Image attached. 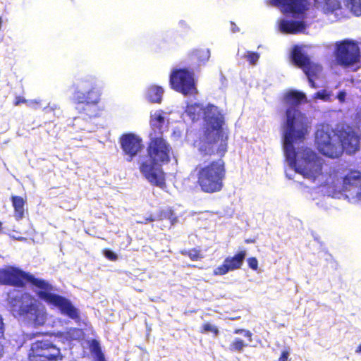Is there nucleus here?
I'll return each mask as SVG.
<instances>
[{
	"instance_id": "nucleus-34",
	"label": "nucleus",
	"mask_w": 361,
	"mask_h": 361,
	"mask_svg": "<svg viewBox=\"0 0 361 361\" xmlns=\"http://www.w3.org/2000/svg\"><path fill=\"white\" fill-rule=\"evenodd\" d=\"M103 255L109 260L116 261L118 259V255L109 249L103 250Z\"/></svg>"
},
{
	"instance_id": "nucleus-21",
	"label": "nucleus",
	"mask_w": 361,
	"mask_h": 361,
	"mask_svg": "<svg viewBox=\"0 0 361 361\" xmlns=\"http://www.w3.org/2000/svg\"><path fill=\"white\" fill-rule=\"evenodd\" d=\"M164 220H169L171 225H174L177 222L178 217L171 207L161 209L159 211L155 218L151 219L152 221Z\"/></svg>"
},
{
	"instance_id": "nucleus-11",
	"label": "nucleus",
	"mask_w": 361,
	"mask_h": 361,
	"mask_svg": "<svg viewBox=\"0 0 361 361\" xmlns=\"http://www.w3.org/2000/svg\"><path fill=\"white\" fill-rule=\"evenodd\" d=\"M271 5L279 8L284 14L295 18H304L310 9L309 0H269Z\"/></svg>"
},
{
	"instance_id": "nucleus-17",
	"label": "nucleus",
	"mask_w": 361,
	"mask_h": 361,
	"mask_svg": "<svg viewBox=\"0 0 361 361\" xmlns=\"http://www.w3.org/2000/svg\"><path fill=\"white\" fill-rule=\"evenodd\" d=\"M314 5L320 7L325 14L333 13L341 8L340 0H314Z\"/></svg>"
},
{
	"instance_id": "nucleus-7",
	"label": "nucleus",
	"mask_w": 361,
	"mask_h": 361,
	"mask_svg": "<svg viewBox=\"0 0 361 361\" xmlns=\"http://www.w3.org/2000/svg\"><path fill=\"white\" fill-rule=\"evenodd\" d=\"M63 358L60 348L47 338L31 343L27 352L28 361H62Z\"/></svg>"
},
{
	"instance_id": "nucleus-27",
	"label": "nucleus",
	"mask_w": 361,
	"mask_h": 361,
	"mask_svg": "<svg viewBox=\"0 0 361 361\" xmlns=\"http://www.w3.org/2000/svg\"><path fill=\"white\" fill-rule=\"evenodd\" d=\"M200 332L201 334H207L211 332L214 336H216L219 334V330L217 326L211 324L209 322L204 323L200 327Z\"/></svg>"
},
{
	"instance_id": "nucleus-40",
	"label": "nucleus",
	"mask_w": 361,
	"mask_h": 361,
	"mask_svg": "<svg viewBox=\"0 0 361 361\" xmlns=\"http://www.w3.org/2000/svg\"><path fill=\"white\" fill-rule=\"evenodd\" d=\"M97 361H106L104 356L97 358Z\"/></svg>"
},
{
	"instance_id": "nucleus-5",
	"label": "nucleus",
	"mask_w": 361,
	"mask_h": 361,
	"mask_svg": "<svg viewBox=\"0 0 361 361\" xmlns=\"http://www.w3.org/2000/svg\"><path fill=\"white\" fill-rule=\"evenodd\" d=\"M315 144L320 153L334 159L341 157L344 151L353 154L359 149V137L351 130L341 129L337 132L318 129L315 133Z\"/></svg>"
},
{
	"instance_id": "nucleus-23",
	"label": "nucleus",
	"mask_w": 361,
	"mask_h": 361,
	"mask_svg": "<svg viewBox=\"0 0 361 361\" xmlns=\"http://www.w3.org/2000/svg\"><path fill=\"white\" fill-rule=\"evenodd\" d=\"M292 60L293 63L301 69L311 61L307 56L303 54L298 48H295L292 51Z\"/></svg>"
},
{
	"instance_id": "nucleus-37",
	"label": "nucleus",
	"mask_w": 361,
	"mask_h": 361,
	"mask_svg": "<svg viewBox=\"0 0 361 361\" xmlns=\"http://www.w3.org/2000/svg\"><path fill=\"white\" fill-rule=\"evenodd\" d=\"M288 357H289V351L283 350V351H282L281 356L279 358L278 361H288Z\"/></svg>"
},
{
	"instance_id": "nucleus-14",
	"label": "nucleus",
	"mask_w": 361,
	"mask_h": 361,
	"mask_svg": "<svg viewBox=\"0 0 361 361\" xmlns=\"http://www.w3.org/2000/svg\"><path fill=\"white\" fill-rule=\"evenodd\" d=\"M280 30L286 34H297L302 32L306 28V24L303 20H293L283 19L281 20Z\"/></svg>"
},
{
	"instance_id": "nucleus-1",
	"label": "nucleus",
	"mask_w": 361,
	"mask_h": 361,
	"mask_svg": "<svg viewBox=\"0 0 361 361\" xmlns=\"http://www.w3.org/2000/svg\"><path fill=\"white\" fill-rule=\"evenodd\" d=\"M286 104H290L286 111L283 123V149L289 165L305 178L312 182L319 179L321 185L333 193L343 195L348 202L355 204L361 202V172L331 169L323 164L317 154L309 147H302L295 150L293 142H302L309 133L310 126L305 117L298 109V105L306 101L305 94L299 91L290 90L284 95Z\"/></svg>"
},
{
	"instance_id": "nucleus-12",
	"label": "nucleus",
	"mask_w": 361,
	"mask_h": 361,
	"mask_svg": "<svg viewBox=\"0 0 361 361\" xmlns=\"http://www.w3.org/2000/svg\"><path fill=\"white\" fill-rule=\"evenodd\" d=\"M246 257V251L241 250L233 256H228L225 258L223 263L215 268L213 271L214 276H223L231 271L241 268Z\"/></svg>"
},
{
	"instance_id": "nucleus-9",
	"label": "nucleus",
	"mask_w": 361,
	"mask_h": 361,
	"mask_svg": "<svg viewBox=\"0 0 361 361\" xmlns=\"http://www.w3.org/2000/svg\"><path fill=\"white\" fill-rule=\"evenodd\" d=\"M334 56L338 65L349 67L359 61L360 49L356 42L345 39L336 43Z\"/></svg>"
},
{
	"instance_id": "nucleus-35",
	"label": "nucleus",
	"mask_w": 361,
	"mask_h": 361,
	"mask_svg": "<svg viewBox=\"0 0 361 361\" xmlns=\"http://www.w3.org/2000/svg\"><path fill=\"white\" fill-rule=\"evenodd\" d=\"M233 333L235 334H243L245 337L248 338V341L251 342L252 341V334L250 331L243 329H236L234 330Z\"/></svg>"
},
{
	"instance_id": "nucleus-33",
	"label": "nucleus",
	"mask_w": 361,
	"mask_h": 361,
	"mask_svg": "<svg viewBox=\"0 0 361 361\" xmlns=\"http://www.w3.org/2000/svg\"><path fill=\"white\" fill-rule=\"evenodd\" d=\"M247 263L251 269L254 271L258 270V260L255 257H250L247 259Z\"/></svg>"
},
{
	"instance_id": "nucleus-16",
	"label": "nucleus",
	"mask_w": 361,
	"mask_h": 361,
	"mask_svg": "<svg viewBox=\"0 0 361 361\" xmlns=\"http://www.w3.org/2000/svg\"><path fill=\"white\" fill-rule=\"evenodd\" d=\"M165 118L161 114V111H157L154 114H151L149 124L152 131L149 137L154 135H162L163 127L164 126Z\"/></svg>"
},
{
	"instance_id": "nucleus-4",
	"label": "nucleus",
	"mask_w": 361,
	"mask_h": 361,
	"mask_svg": "<svg viewBox=\"0 0 361 361\" xmlns=\"http://www.w3.org/2000/svg\"><path fill=\"white\" fill-rule=\"evenodd\" d=\"M147 159L139 163V170L143 176L153 185L166 188L165 173L161 169L171 160L172 147L163 135L149 137L147 148Z\"/></svg>"
},
{
	"instance_id": "nucleus-3",
	"label": "nucleus",
	"mask_w": 361,
	"mask_h": 361,
	"mask_svg": "<svg viewBox=\"0 0 361 361\" xmlns=\"http://www.w3.org/2000/svg\"><path fill=\"white\" fill-rule=\"evenodd\" d=\"M27 283L39 288L37 292V297L47 305L58 308L62 314L74 320L80 319L78 310L68 298L51 293L54 288L48 281L35 278L32 274L14 266L0 269L1 285L23 288Z\"/></svg>"
},
{
	"instance_id": "nucleus-2",
	"label": "nucleus",
	"mask_w": 361,
	"mask_h": 361,
	"mask_svg": "<svg viewBox=\"0 0 361 361\" xmlns=\"http://www.w3.org/2000/svg\"><path fill=\"white\" fill-rule=\"evenodd\" d=\"M216 109L209 104L205 112V119L210 126L204 131L200 140L199 152L202 156L217 155V159L205 161L195 168L196 184L204 193L213 194L221 191L226 177V163L223 159L228 149V135L222 128L224 118L221 116H209L208 111Z\"/></svg>"
},
{
	"instance_id": "nucleus-29",
	"label": "nucleus",
	"mask_w": 361,
	"mask_h": 361,
	"mask_svg": "<svg viewBox=\"0 0 361 361\" xmlns=\"http://www.w3.org/2000/svg\"><path fill=\"white\" fill-rule=\"evenodd\" d=\"M4 323L2 317L0 315V359L3 357L4 353Z\"/></svg>"
},
{
	"instance_id": "nucleus-42",
	"label": "nucleus",
	"mask_w": 361,
	"mask_h": 361,
	"mask_svg": "<svg viewBox=\"0 0 361 361\" xmlns=\"http://www.w3.org/2000/svg\"><path fill=\"white\" fill-rule=\"evenodd\" d=\"M153 218H155V216H150L147 220L149 221H152L151 219H153Z\"/></svg>"
},
{
	"instance_id": "nucleus-28",
	"label": "nucleus",
	"mask_w": 361,
	"mask_h": 361,
	"mask_svg": "<svg viewBox=\"0 0 361 361\" xmlns=\"http://www.w3.org/2000/svg\"><path fill=\"white\" fill-rule=\"evenodd\" d=\"M348 6L355 16H361V0H349Z\"/></svg>"
},
{
	"instance_id": "nucleus-18",
	"label": "nucleus",
	"mask_w": 361,
	"mask_h": 361,
	"mask_svg": "<svg viewBox=\"0 0 361 361\" xmlns=\"http://www.w3.org/2000/svg\"><path fill=\"white\" fill-rule=\"evenodd\" d=\"M11 201L13 207V216L17 221H20L25 216V205L26 198L18 195H11Z\"/></svg>"
},
{
	"instance_id": "nucleus-25",
	"label": "nucleus",
	"mask_w": 361,
	"mask_h": 361,
	"mask_svg": "<svg viewBox=\"0 0 361 361\" xmlns=\"http://www.w3.org/2000/svg\"><path fill=\"white\" fill-rule=\"evenodd\" d=\"M184 256H188L191 260L197 261L203 258V255L200 249L192 248L180 251Z\"/></svg>"
},
{
	"instance_id": "nucleus-31",
	"label": "nucleus",
	"mask_w": 361,
	"mask_h": 361,
	"mask_svg": "<svg viewBox=\"0 0 361 361\" xmlns=\"http://www.w3.org/2000/svg\"><path fill=\"white\" fill-rule=\"evenodd\" d=\"M245 58L251 65H255L259 59V54L257 52L247 51Z\"/></svg>"
},
{
	"instance_id": "nucleus-10",
	"label": "nucleus",
	"mask_w": 361,
	"mask_h": 361,
	"mask_svg": "<svg viewBox=\"0 0 361 361\" xmlns=\"http://www.w3.org/2000/svg\"><path fill=\"white\" fill-rule=\"evenodd\" d=\"M122 154L128 162H131L143 149V140L133 133L122 134L119 137Z\"/></svg>"
},
{
	"instance_id": "nucleus-32",
	"label": "nucleus",
	"mask_w": 361,
	"mask_h": 361,
	"mask_svg": "<svg viewBox=\"0 0 361 361\" xmlns=\"http://www.w3.org/2000/svg\"><path fill=\"white\" fill-rule=\"evenodd\" d=\"M197 109H201L200 105L197 104H195L188 106L187 108L186 112L191 117L192 121L196 119L195 111Z\"/></svg>"
},
{
	"instance_id": "nucleus-19",
	"label": "nucleus",
	"mask_w": 361,
	"mask_h": 361,
	"mask_svg": "<svg viewBox=\"0 0 361 361\" xmlns=\"http://www.w3.org/2000/svg\"><path fill=\"white\" fill-rule=\"evenodd\" d=\"M209 57L210 51L207 48L195 49L189 54L190 59L195 61L197 66L204 65L209 61Z\"/></svg>"
},
{
	"instance_id": "nucleus-30",
	"label": "nucleus",
	"mask_w": 361,
	"mask_h": 361,
	"mask_svg": "<svg viewBox=\"0 0 361 361\" xmlns=\"http://www.w3.org/2000/svg\"><path fill=\"white\" fill-rule=\"evenodd\" d=\"M314 98L322 99L323 101H329L331 99V93L324 89L317 92L314 95Z\"/></svg>"
},
{
	"instance_id": "nucleus-20",
	"label": "nucleus",
	"mask_w": 361,
	"mask_h": 361,
	"mask_svg": "<svg viewBox=\"0 0 361 361\" xmlns=\"http://www.w3.org/2000/svg\"><path fill=\"white\" fill-rule=\"evenodd\" d=\"M59 336L63 342L72 343L82 339L84 336V331L79 328H70L65 331L59 332Z\"/></svg>"
},
{
	"instance_id": "nucleus-43",
	"label": "nucleus",
	"mask_w": 361,
	"mask_h": 361,
	"mask_svg": "<svg viewBox=\"0 0 361 361\" xmlns=\"http://www.w3.org/2000/svg\"><path fill=\"white\" fill-rule=\"evenodd\" d=\"M2 224H3L2 222L0 221V231L2 230Z\"/></svg>"
},
{
	"instance_id": "nucleus-38",
	"label": "nucleus",
	"mask_w": 361,
	"mask_h": 361,
	"mask_svg": "<svg viewBox=\"0 0 361 361\" xmlns=\"http://www.w3.org/2000/svg\"><path fill=\"white\" fill-rule=\"evenodd\" d=\"M337 97H338V99H339V101H341V102H343V101L345 100V92H343V91L340 92L338 94Z\"/></svg>"
},
{
	"instance_id": "nucleus-6",
	"label": "nucleus",
	"mask_w": 361,
	"mask_h": 361,
	"mask_svg": "<svg viewBox=\"0 0 361 361\" xmlns=\"http://www.w3.org/2000/svg\"><path fill=\"white\" fill-rule=\"evenodd\" d=\"M9 304L11 311L15 317L27 319L35 325H42L44 323V313L30 293H23L11 298Z\"/></svg>"
},
{
	"instance_id": "nucleus-26",
	"label": "nucleus",
	"mask_w": 361,
	"mask_h": 361,
	"mask_svg": "<svg viewBox=\"0 0 361 361\" xmlns=\"http://www.w3.org/2000/svg\"><path fill=\"white\" fill-rule=\"evenodd\" d=\"M247 344L240 338H235L230 344L229 350L232 352L241 353Z\"/></svg>"
},
{
	"instance_id": "nucleus-39",
	"label": "nucleus",
	"mask_w": 361,
	"mask_h": 361,
	"mask_svg": "<svg viewBox=\"0 0 361 361\" xmlns=\"http://www.w3.org/2000/svg\"><path fill=\"white\" fill-rule=\"evenodd\" d=\"M255 241L256 240L254 238H247L245 240V243L247 244L254 243H255Z\"/></svg>"
},
{
	"instance_id": "nucleus-24",
	"label": "nucleus",
	"mask_w": 361,
	"mask_h": 361,
	"mask_svg": "<svg viewBox=\"0 0 361 361\" xmlns=\"http://www.w3.org/2000/svg\"><path fill=\"white\" fill-rule=\"evenodd\" d=\"M90 351L97 358L104 356L103 354L100 343L97 339H92L88 343Z\"/></svg>"
},
{
	"instance_id": "nucleus-13",
	"label": "nucleus",
	"mask_w": 361,
	"mask_h": 361,
	"mask_svg": "<svg viewBox=\"0 0 361 361\" xmlns=\"http://www.w3.org/2000/svg\"><path fill=\"white\" fill-rule=\"evenodd\" d=\"M302 70L307 78L310 86L312 88H317L315 80L319 79L322 75V66L310 61Z\"/></svg>"
},
{
	"instance_id": "nucleus-15",
	"label": "nucleus",
	"mask_w": 361,
	"mask_h": 361,
	"mask_svg": "<svg viewBox=\"0 0 361 361\" xmlns=\"http://www.w3.org/2000/svg\"><path fill=\"white\" fill-rule=\"evenodd\" d=\"M100 96L99 90L93 87L86 93L78 92L75 99L79 104H97L100 100Z\"/></svg>"
},
{
	"instance_id": "nucleus-22",
	"label": "nucleus",
	"mask_w": 361,
	"mask_h": 361,
	"mask_svg": "<svg viewBox=\"0 0 361 361\" xmlns=\"http://www.w3.org/2000/svg\"><path fill=\"white\" fill-rule=\"evenodd\" d=\"M164 90L161 87L151 85L147 91V99L151 103H161Z\"/></svg>"
},
{
	"instance_id": "nucleus-41",
	"label": "nucleus",
	"mask_w": 361,
	"mask_h": 361,
	"mask_svg": "<svg viewBox=\"0 0 361 361\" xmlns=\"http://www.w3.org/2000/svg\"><path fill=\"white\" fill-rule=\"evenodd\" d=\"M356 352H357V353H361V345H360L357 347V350H356Z\"/></svg>"
},
{
	"instance_id": "nucleus-36",
	"label": "nucleus",
	"mask_w": 361,
	"mask_h": 361,
	"mask_svg": "<svg viewBox=\"0 0 361 361\" xmlns=\"http://www.w3.org/2000/svg\"><path fill=\"white\" fill-rule=\"evenodd\" d=\"M27 102V101L24 99L23 97L21 96H17L16 97L14 101H13V104L15 106H18L21 104H26Z\"/></svg>"
},
{
	"instance_id": "nucleus-8",
	"label": "nucleus",
	"mask_w": 361,
	"mask_h": 361,
	"mask_svg": "<svg viewBox=\"0 0 361 361\" xmlns=\"http://www.w3.org/2000/svg\"><path fill=\"white\" fill-rule=\"evenodd\" d=\"M169 82L173 90L184 96L195 95L198 92L192 70L174 69L170 75Z\"/></svg>"
}]
</instances>
